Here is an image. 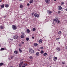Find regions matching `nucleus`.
I'll use <instances>...</instances> for the list:
<instances>
[{
  "label": "nucleus",
  "instance_id": "1",
  "mask_svg": "<svg viewBox=\"0 0 67 67\" xmlns=\"http://www.w3.org/2000/svg\"><path fill=\"white\" fill-rule=\"evenodd\" d=\"M12 29H13V30H16V26H15V25H13L12 26Z\"/></svg>",
  "mask_w": 67,
  "mask_h": 67
},
{
  "label": "nucleus",
  "instance_id": "2",
  "mask_svg": "<svg viewBox=\"0 0 67 67\" xmlns=\"http://www.w3.org/2000/svg\"><path fill=\"white\" fill-rule=\"evenodd\" d=\"M29 52L31 53H34V51L33 50V49H31L29 50Z\"/></svg>",
  "mask_w": 67,
  "mask_h": 67
},
{
  "label": "nucleus",
  "instance_id": "3",
  "mask_svg": "<svg viewBox=\"0 0 67 67\" xmlns=\"http://www.w3.org/2000/svg\"><path fill=\"white\" fill-rule=\"evenodd\" d=\"M13 38L15 40H16V39H18V36L15 35L14 36H13Z\"/></svg>",
  "mask_w": 67,
  "mask_h": 67
},
{
  "label": "nucleus",
  "instance_id": "4",
  "mask_svg": "<svg viewBox=\"0 0 67 67\" xmlns=\"http://www.w3.org/2000/svg\"><path fill=\"white\" fill-rule=\"evenodd\" d=\"M34 16L37 18H38L39 17V15L37 14L36 13L34 14Z\"/></svg>",
  "mask_w": 67,
  "mask_h": 67
},
{
  "label": "nucleus",
  "instance_id": "5",
  "mask_svg": "<svg viewBox=\"0 0 67 67\" xmlns=\"http://www.w3.org/2000/svg\"><path fill=\"white\" fill-rule=\"evenodd\" d=\"M47 12L49 14H51L52 13H53V12H52V11H49V10H48V11H47Z\"/></svg>",
  "mask_w": 67,
  "mask_h": 67
},
{
  "label": "nucleus",
  "instance_id": "6",
  "mask_svg": "<svg viewBox=\"0 0 67 67\" xmlns=\"http://www.w3.org/2000/svg\"><path fill=\"white\" fill-rule=\"evenodd\" d=\"M61 34H62V31H59L58 33V35H59L60 36V35H61Z\"/></svg>",
  "mask_w": 67,
  "mask_h": 67
},
{
  "label": "nucleus",
  "instance_id": "7",
  "mask_svg": "<svg viewBox=\"0 0 67 67\" xmlns=\"http://www.w3.org/2000/svg\"><path fill=\"white\" fill-rule=\"evenodd\" d=\"M58 8H59V10H62V7L61 6H58Z\"/></svg>",
  "mask_w": 67,
  "mask_h": 67
},
{
  "label": "nucleus",
  "instance_id": "8",
  "mask_svg": "<svg viewBox=\"0 0 67 67\" xmlns=\"http://www.w3.org/2000/svg\"><path fill=\"white\" fill-rule=\"evenodd\" d=\"M0 28L1 29H3L4 28V27L3 26H0Z\"/></svg>",
  "mask_w": 67,
  "mask_h": 67
},
{
  "label": "nucleus",
  "instance_id": "9",
  "mask_svg": "<svg viewBox=\"0 0 67 67\" xmlns=\"http://www.w3.org/2000/svg\"><path fill=\"white\" fill-rule=\"evenodd\" d=\"M57 51H60V48H57Z\"/></svg>",
  "mask_w": 67,
  "mask_h": 67
},
{
  "label": "nucleus",
  "instance_id": "10",
  "mask_svg": "<svg viewBox=\"0 0 67 67\" xmlns=\"http://www.w3.org/2000/svg\"><path fill=\"white\" fill-rule=\"evenodd\" d=\"M36 56H39V55H40V54H39V52H37L36 53Z\"/></svg>",
  "mask_w": 67,
  "mask_h": 67
},
{
  "label": "nucleus",
  "instance_id": "11",
  "mask_svg": "<svg viewBox=\"0 0 67 67\" xmlns=\"http://www.w3.org/2000/svg\"><path fill=\"white\" fill-rule=\"evenodd\" d=\"M6 50L7 49H4V48H1V51H3L4 50Z\"/></svg>",
  "mask_w": 67,
  "mask_h": 67
},
{
  "label": "nucleus",
  "instance_id": "12",
  "mask_svg": "<svg viewBox=\"0 0 67 67\" xmlns=\"http://www.w3.org/2000/svg\"><path fill=\"white\" fill-rule=\"evenodd\" d=\"M57 57H55L54 58L53 60L54 61H55L57 60Z\"/></svg>",
  "mask_w": 67,
  "mask_h": 67
},
{
  "label": "nucleus",
  "instance_id": "13",
  "mask_svg": "<svg viewBox=\"0 0 67 67\" xmlns=\"http://www.w3.org/2000/svg\"><path fill=\"white\" fill-rule=\"evenodd\" d=\"M45 1L46 3H49V0H46Z\"/></svg>",
  "mask_w": 67,
  "mask_h": 67
},
{
  "label": "nucleus",
  "instance_id": "14",
  "mask_svg": "<svg viewBox=\"0 0 67 67\" xmlns=\"http://www.w3.org/2000/svg\"><path fill=\"white\" fill-rule=\"evenodd\" d=\"M34 45L35 46H37L38 45V44L37 43H34Z\"/></svg>",
  "mask_w": 67,
  "mask_h": 67
},
{
  "label": "nucleus",
  "instance_id": "15",
  "mask_svg": "<svg viewBox=\"0 0 67 67\" xmlns=\"http://www.w3.org/2000/svg\"><path fill=\"white\" fill-rule=\"evenodd\" d=\"M29 2L30 3H33V1H32V0H31Z\"/></svg>",
  "mask_w": 67,
  "mask_h": 67
},
{
  "label": "nucleus",
  "instance_id": "16",
  "mask_svg": "<svg viewBox=\"0 0 67 67\" xmlns=\"http://www.w3.org/2000/svg\"><path fill=\"white\" fill-rule=\"evenodd\" d=\"M4 5L2 4L1 6V7L2 8H4Z\"/></svg>",
  "mask_w": 67,
  "mask_h": 67
},
{
  "label": "nucleus",
  "instance_id": "17",
  "mask_svg": "<svg viewBox=\"0 0 67 67\" xmlns=\"http://www.w3.org/2000/svg\"><path fill=\"white\" fill-rule=\"evenodd\" d=\"M5 7H6V8H8V7H9V5H8V4L5 5Z\"/></svg>",
  "mask_w": 67,
  "mask_h": 67
},
{
  "label": "nucleus",
  "instance_id": "18",
  "mask_svg": "<svg viewBox=\"0 0 67 67\" xmlns=\"http://www.w3.org/2000/svg\"><path fill=\"white\" fill-rule=\"evenodd\" d=\"M27 33H30V30L28 29H27Z\"/></svg>",
  "mask_w": 67,
  "mask_h": 67
},
{
  "label": "nucleus",
  "instance_id": "19",
  "mask_svg": "<svg viewBox=\"0 0 67 67\" xmlns=\"http://www.w3.org/2000/svg\"><path fill=\"white\" fill-rule=\"evenodd\" d=\"M47 53H44L43 54V56H46L47 55Z\"/></svg>",
  "mask_w": 67,
  "mask_h": 67
},
{
  "label": "nucleus",
  "instance_id": "20",
  "mask_svg": "<svg viewBox=\"0 0 67 67\" xmlns=\"http://www.w3.org/2000/svg\"><path fill=\"white\" fill-rule=\"evenodd\" d=\"M36 30V29H35V28H34L32 29V31H34V32H35Z\"/></svg>",
  "mask_w": 67,
  "mask_h": 67
},
{
  "label": "nucleus",
  "instance_id": "21",
  "mask_svg": "<svg viewBox=\"0 0 67 67\" xmlns=\"http://www.w3.org/2000/svg\"><path fill=\"white\" fill-rule=\"evenodd\" d=\"M42 40H40L39 41H38V42L39 43H42Z\"/></svg>",
  "mask_w": 67,
  "mask_h": 67
},
{
  "label": "nucleus",
  "instance_id": "22",
  "mask_svg": "<svg viewBox=\"0 0 67 67\" xmlns=\"http://www.w3.org/2000/svg\"><path fill=\"white\" fill-rule=\"evenodd\" d=\"M21 38H24V36L23 35H21Z\"/></svg>",
  "mask_w": 67,
  "mask_h": 67
},
{
  "label": "nucleus",
  "instance_id": "23",
  "mask_svg": "<svg viewBox=\"0 0 67 67\" xmlns=\"http://www.w3.org/2000/svg\"><path fill=\"white\" fill-rule=\"evenodd\" d=\"M23 62H22L20 63V64H19V65H21H21H22V64H23Z\"/></svg>",
  "mask_w": 67,
  "mask_h": 67
},
{
  "label": "nucleus",
  "instance_id": "24",
  "mask_svg": "<svg viewBox=\"0 0 67 67\" xmlns=\"http://www.w3.org/2000/svg\"><path fill=\"white\" fill-rule=\"evenodd\" d=\"M14 53H15V54H18V52L17 51H15L14 52Z\"/></svg>",
  "mask_w": 67,
  "mask_h": 67
},
{
  "label": "nucleus",
  "instance_id": "25",
  "mask_svg": "<svg viewBox=\"0 0 67 67\" xmlns=\"http://www.w3.org/2000/svg\"><path fill=\"white\" fill-rule=\"evenodd\" d=\"M20 8H23V5H20Z\"/></svg>",
  "mask_w": 67,
  "mask_h": 67
},
{
  "label": "nucleus",
  "instance_id": "26",
  "mask_svg": "<svg viewBox=\"0 0 67 67\" xmlns=\"http://www.w3.org/2000/svg\"><path fill=\"white\" fill-rule=\"evenodd\" d=\"M40 53L41 54H43L44 53V51H41Z\"/></svg>",
  "mask_w": 67,
  "mask_h": 67
},
{
  "label": "nucleus",
  "instance_id": "27",
  "mask_svg": "<svg viewBox=\"0 0 67 67\" xmlns=\"http://www.w3.org/2000/svg\"><path fill=\"white\" fill-rule=\"evenodd\" d=\"M26 40L27 41H28L29 40V38H27L26 39Z\"/></svg>",
  "mask_w": 67,
  "mask_h": 67
},
{
  "label": "nucleus",
  "instance_id": "28",
  "mask_svg": "<svg viewBox=\"0 0 67 67\" xmlns=\"http://www.w3.org/2000/svg\"><path fill=\"white\" fill-rule=\"evenodd\" d=\"M62 64L64 65V64H65V62H62Z\"/></svg>",
  "mask_w": 67,
  "mask_h": 67
},
{
  "label": "nucleus",
  "instance_id": "29",
  "mask_svg": "<svg viewBox=\"0 0 67 67\" xmlns=\"http://www.w3.org/2000/svg\"><path fill=\"white\" fill-rule=\"evenodd\" d=\"M19 51L20 53H22V50L20 49H19Z\"/></svg>",
  "mask_w": 67,
  "mask_h": 67
},
{
  "label": "nucleus",
  "instance_id": "30",
  "mask_svg": "<svg viewBox=\"0 0 67 67\" xmlns=\"http://www.w3.org/2000/svg\"><path fill=\"white\" fill-rule=\"evenodd\" d=\"M3 63H0V66H2L3 65Z\"/></svg>",
  "mask_w": 67,
  "mask_h": 67
},
{
  "label": "nucleus",
  "instance_id": "31",
  "mask_svg": "<svg viewBox=\"0 0 67 67\" xmlns=\"http://www.w3.org/2000/svg\"><path fill=\"white\" fill-rule=\"evenodd\" d=\"M29 58L30 59H32L33 58V57L32 56H30L29 57Z\"/></svg>",
  "mask_w": 67,
  "mask_h": 67
},
{
  "label": "nucleus",
  "instance_id": "32",
  "mask_svg": "<svg viewBox=\"0 0 67 67\" xmlns=\"http://www.w3.org/2000/svg\"><path fill=\"white\" fill-rule=\"evenodd\" d=\"M21 34H22L23 35H25V34H24V32H21Z\"/></svg>",
  "mask_w": 67,
  "mask_h": 67
},
{
  "label": "nucleus",
  "instance_id": "33",
  "mask_svg": "<svg viewBox=\"0 0 67 67\" xmlns=\"http://www.w3.org/2000/svg\"><path fill=\"white\" fill-rule=\"evenodd\" d=\"M64 4V3L63 2H62L61 4V5H63Z\"/></svg>",
  "mask_w": 67,
  "mask_h": 67
},
{
  "label": "nucleus",
  "instance_id": "34",
  "mask_svg": "<svg viewBox=\"0 0 67 67\" xmlns=\"http://www.w3.org/2000/svg\"><path fill=\"white\" fill-rule=\"evenodd\" d=\"M55 19H57V20H58V18H57V17H55Z\"/></svg>",
  "mask_w": 67,
  "mask_h": 67
},
{
  "label": "nucleus",
  "instance_id": "35",
  "mask_svg": "<svg viewBox=\"0 0 67 67\" xmlns=\"http://www.w3.org/2000/svg\"><path fill=\"white\" fill-rule=\"evenodd\" d=\"M14 57V56H12L11 57V59H12Z\"/></svg>",
  "mask_w": 67,
  "mask_h": 67
},
{
  "label": "nucleus",
  "instance_id": "36",
  "mask_svg": "<svg viewBox=\"0 0 67 67\" xmlns=\"http://www.w3.org/2000/svg\"><path fill=\"white\" fill-rule=\"evenodd\" d=\"M24 65H25V66H27V64H26L25 63Z\"/></svg>",
  "mask_w": 67,
  "mask_h": 67
},
{
  "label": "nucleus",
  "instance_id": "37",
  "mask_svg": "<svg viewBox=\"0 0 67 67\" xmlns=\"http://www.w3.org/2000/svg\"><path fill=\"white\" fill-rule=\"evenodd\" d=\"M60 23V21L59 20L58 21V23Z\"/></svg>",
  "mask_w": 67,
  "mask_h": 67
},
{
  "label": "nucleus",
  "instance_id": "38",
  "mask_svg": "<svg viewBox=\"0 0 67 67\" xmlns=\"http://www.w3.org/2000/svg\"><path fill=\"white\" fill-rule=\"evenodd\" d=\"M41 49H44V48H43V47H41Z\"/></svg>",
  "mask_w": 67,
  "mask_h": 67
},
{
  "label": "nucleus",
  "instance_id": "39",
  "mask_svg": "<svg viewBox=\"0 0 67 67\" xmlns=\"http://www.w3.org/2000/svg\"><path fill=\"white\" fill-rule=\"evenodd\" d=\"M59 39L58 38H57L56 39L57 41L58 40H59Z\"/></svg>",
  "mask_w": 67,
  "mask_h": 67
},
{
  "label": "nucleus",
  "instance_id": "40",
  "mask_svg": "<svg viewBox=\"0 0 67 67\" xmlns=\"http://www.w3.org/2000/svg\"><path fill=\"white\" fill-rule=\"evenodd\" d=\"M34 13H32V15H34Z\"/></svg>",
  "mask_w": 67,
  "mask_h": 67
},
{
  "label": "nucleus",
  "instance_id": "41",
  "mask_svg": "<svg viewBox=\"0 0 67 67\" xmlns=\"http://www.w3.org/2000/svg\"><path fill=\"white\" fill-rule=\"evenodd\" d=\"M27 6H29V5H30V4L27 3Z\"/></svg>",
  "mask_w": 67,
  "mask_h": 67
},
{
  "label": "nucleus",
  "instance_id": "42",
  "mask_svg": "<svg viewBox=\"0 0 67 67\" xmlns=\"http://www.w3.org/2000/svg\"><path fill=\"white\" fill-rule=\"evenodd\" d=\"M65 49H67V46H65Z\"/></svg>",
  "mask_w": 67,
  "mask_h": 67
},
{
  "label": "nucleus",
  "instance_id": "43",
  "mask_svg": "<svg viewBox=\"0 0 67 67\" xmlns=\"http://www.w3.org/2000/svg\"><path fill=\"white\" fill-rule=\"evenodd\" d=\"M22 44H24V42H21Z\"/></svg>",
  "mask_w": 67,
  "mask_h": 67
},
{
  "label": "nucleus",
  "instance_id": "44",
  "mask_svg": "<svg viewBox=\"0 0 67 67\" xmlns=\"http://www.w3.org/2000/svg\"><path fill=\"white\" fill-rule=\"evenodd\" d=\"M60 11H59L58 12V13H60Z\"/></svg>",
  "mask_w": 67,
  "mask_h": 67
},
{
  "label": "nucleus",
  "instance_id": "45",
  "mask_svg": "<svg viewBox=\"0 0 67 67\" xmlns=\"http://www.w3.org/2000/svg\"><path fill=\"white\" fill-rule=\"evenodd\" d=\"M32 38L33 39H34V37H32Z\"/></svg>",
  "mask_w": 67,
  "mask_h": 67
},
{
  "label": "nucleus",
  "instance_id": "46",
  "mask_svg": "<svg viewBox=\"0 0 67 67\" xmlns=\"http://www.w3.org/2000/svg\"><path fill=\"white\" fill-rule=\"evenodd\" d=\"M19 67H21V65H19Z\"/></svg>",
  "mask_w": 67,
  "mask_h": 67
},
{
  "label": "nucleus",
  "instance_id": "47",
  "mask_svg": "<svg viewBox=\"0 0 67 67\" xmlns=\"http://www.w3.org/2000/svg\"><path fill=\"white\" fill-rule=\"evenodd\" d=\"M10 40H11V41H13V39H10Z\"/></svg>",
  "mask_w": 67,
  "mask_h": 67
},
{
  "label": "nucleus",
  "instance_id": "48",
  "mask_svg": "<svg viewBox=\"0 0 67 67\" xmlns=\"http://www.w3.org/2000/svg\"><path fill=\"white\" fill-rule=\"evenodd\" d=\"M4 18H5L6 17V16H4Z\"/></svg>",
  "mask_w": 67,
  "mask_h": 67
},
{
  "label": "nucleus",
  "instance_id": "49",
  "mask_svg": "<svg viewBox=\"0 0 67 67\" xmlns=\"http://www.w3.org/2000/svg\"><path fill=\"white\" fill-rule=\"evenodd\" d=\"M56 19H55L54 20V21H56Z\"/></svg>",
  "mask_w": 67,
  "mask_h": 67
},
{
  "label": "nucleus",
  "instance_id": "50",
  "mask_svg": "<svg viewBox=\"0 0 67 67\" xmlns=\"http://www.w3.org/2000/svg\"><path fill=\"white\" fill-rule=\"evenodd\" d=\"M65 10L66 11H67V8L65 9Z\"/></svg>",
  "mask_w": 67,
  "mask_h": 67
},
{
  "label": "nucleus",
  "instance_id": "51",
  "mask_svg": "<svg viewBox=\"0 0 67 67\" xmlns=\"http://www.w3.org/2000/svg\"><path fill=\"white\" fill-rule=\"evenodd\" d=\"M22 67H25V66H22Z\"/></svg>",
  "mask_w": 67,
  "mask_h": 67
},
{
  "label": "nucleus",
  "instance_id": "52",
  "mask_svg": "<svg viewBox=\"0 0 67 67\" xmlns=\"http://www.w3.org/2000/svg\"><path fill=\"white\" fill-rule=\"evenodd\" d=\"M55 22H57V20H55Z\"/></svg>",
  "mask_w": 67,
  "mask_h": 67
},
{
  "label": "nucleus",
  "instance_id": "53",
  "mask_svg": "<svg viewBox=\"0 0 67 67\" xmlns=\"http://www.w3.org/2000/svg\"><path fill=\"white\" fill-rule=\"evenodd\" d=\"M2 1V0H0V2H1Z\"/></svg>",
  "mask_w": 67,
  "mask_h": 67
},
{
  "label": "nucleus",
  "instance_id": "54",
  "mask_svg": "<svg viewBox=\"0 0 67 67\" xmlns=\"http://www.w3.org/2000/svg\"><path fill=\"white\" fill-rule=\"evenodd\" d=\"M19 1H22V0H19Z\"/></svg>",
  "mask_w": 67,
  "mask_h": 67
},
{
  "label": "nucleus",
  "instance_id": "55",
  "mask_svg": "<svg viewBox=\"0 0 67 67\" xmlns=\"http://www.w3.org/2000/svg\"><path fill=\"white\" fill-rule=\"evenodd\" d=\"M10 67H13V66H10Z\"/></svg>",
  "mask_w": 67,
  "mask_h": 67
},
{
  "label": "nucleus",
  "instance_id": "56",
  "mask_svg": "<svg viewBox=\"0 0 67 67\" xmlns=\"http://www.w3.org/2000/svg\"><path fill=\"white\" fill-rule=\"evenodd\" d=\"M54 1H56V0H54Z\"/></svg>",
  "mask_w": 67,
  "mask_h": 67
},
{
  "label": "nucleus",
  "instance_id": "57",
  "mask_svg": "<svg viewBox=\"0 0 67 67\" xmlns=\"http://www.w3.org/2000/svg\"><path fill=\"white\" fill-rule=\"evenodd\" d=\"M52 24H54V22L53 23H52Z\"/></svg>",
  "mask_w": 67,
  "mask_h": 67
},
{
  "label": "nucleus",
  "instance_id": "58",
  "mask_svg": "<svg viewBox=\"0 0 67 67\" xmlns=\"http://www.w3.org/2000/svg\"><path fill=\"white\" fill-rule=\"evenodd\" d=\"M31 1H33V0H31Z\"/></svg>",
  "mask_w": 67,
  "mask_h": 67
},
{
  "label": "nucleus",
  "instance_id": "59",
  "mask_svg": "<svg viewBox=\"0 0 67 67\" xmlns=\"http://www.w3.org/2000/svg\"><path fill=\"white\" fill-rule=\"evenodd\" d=\"M50 67H51V66H50Z\"/></svg>",
  "mask_w": 67,
  "mask_h": 67
}]
</instances>
